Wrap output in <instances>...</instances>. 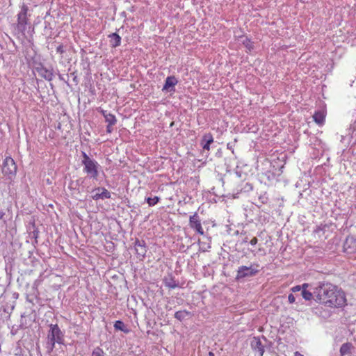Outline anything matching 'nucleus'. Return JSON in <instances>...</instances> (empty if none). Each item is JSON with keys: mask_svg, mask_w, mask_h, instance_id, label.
Listing matches in <instances>:
<instances>
[{"mask_svg": "<svg viewBox=\"0 0 356 356\" xmlns=\"http://www.w3.org/2000/svg\"><path fill=\"white\" fill-rule=\"evenodd\" d=\"M316 301L330 307H341L346 305L345 293L337 286L330 283H319L314 288Z\"/></svg>", "mask_w": 356, "mask_h": 356, "instance_id": "nucleus-1", "label": "nucleus"}, {"mask_svg": "<svg viewBox=\"0 0 356 356\" xmlns=\"http://www.w3.org/2000/svg\"><path fill=\"white\" fill-rule=\"evenodd\" d=\"M83 159L81 164L83 166V172L86 173L90 179L97 180L100 165L96 160L90 158L85 152H81Z\"/></svg>", "mask_w": 356, "mask_h": 356, "instance_id": "nucleus-2", "label": "nucleus"}, {"mask_svg": "<svg viewBox=\"0 0 356 356\" xmlns=\"http://www.w3.org/2000/svg\"><path fill=\"white\" fill-rule=\"evenodd\" d=\"M49 328L47 334V349L49 353H51L56 343H63L64 334L57 324H50Z\"/></svg>", "mask_w": 356, "mask_h": 356, "instance_id": "nucleus-3", "label": "nucleus"}, {"mask_svg": "<svg viewBox=\"0 0 356 356\" xmlns=\"http://www.w3.org/2000/svg\"><path fill=\"white\" fill-rule=\"evenodd\" d=\"M31 15V13L28 6L23 3L17 15V29L23 35H25L26 30L31 28V20L29 19Z\"/></svg>", "mask_w": 356, "mask_h": 356, "instance_id": "nucleus-4", "label": "nucleus"}, {"mask_svg": "<svg viewBox=\"0 0 356 356\" xmlns=\"http://www.w3.org/2000/svg\"><path fill=\"white\" fill-rule=\"evenodd\" d=\"M17 165L10 156H6L3 162L2 172L4 175L12 178L17 172Z\"/></svg>", "mask_w": 356, "mask_h": 356, "instance_id": "nucleus-5", "label": "nucleus"}, {"mask_svg": "<svg viewBox=\"0 0 356 356\" xmlns=\"http://www.w3.org/2000/svg\"><path fill=\"white\" fill-rule=\"evenodd\" d=\"M259 266L257 264L251 265L250 267L242 266L238 268L236 279L240 280L247 277H252L258 273Z\"/></svg>", "mask_w": 356, "mask_h": 356, "instance_id": "nucleus-6", "label": "nucleus"}, {"mask_svg": "<svg viewBox=\"0 0 356 356\" xmlns=\"http://www.w3.org/2000/svg\"><path fill=\"white\" fill-rule=\"evenodd\" d=\"M189 225L190 227L195 230L198 234L203 235L204 230L201 225L200 220L199 218L198 215L195 213L193 216H190L189 218Z\"/></svg>", "mask_w": 356, "mask_h": 356, "instance_id": "nucleus-7", "label": "nucleus"}, {"mask_svg": "<svg viewBox=\"0 0 356 356\" xmlns=\"http://www.w3.org/2000/svg\"><path fill=\"white\" fill-rule=\"evenodd\" d=\"M344 250L347 253H355L356 252V238L353 236H348L346 239L343 245Z\"/></svg>", "mask_w": 356, "mask_h": 356, "instance_id": "nucleus-8", "label": "nucleus"}, {"mask_svg": "<svg viewBox=\"0 0 356 356\" xmlns=\"http://www.w3.org/2000/svg\"><path fill=\"white\" fill-rule=\"evenodd\" d=\"M178 83V80L175 76H170L165 79V83L162 88V91H173L175 92V86Z\"/></svg>", "mask_w": 356, "mask_h": 356, "instance_id": "nucleus-9", "label": "nucleus"}, {"mask_svg": "<svg viewBox=\"0 0 356 356\" xmlns=\"http://www.w3.org/2000/svg\"><path fill=\"white\" fill-rule=\"evenodd\" d=\"M250 346L252 350L257 353L259 356H263L264 353V347L259 337H254L251 340Z\"/></svg>", "mask_w": 356, "mask_h": 356, "instance_id": "nucleus-10", "label": "nucleus"}, {"mask_svg": "<svg viewBox=\"0 0 356 356\" xmlns=\"http://www.w3.org/2000/svg\"><path fill=\"white\" fill-rule=\"evenodd\" d=\"M94 191H101V193H96L92 196V198L94 200H98L99 199L104 200V199H109L111 197V193L106 189L105 188H101L98 187L93 190Z\"/></svg>", "mask_w": 356, "mask_h": 356, "instance_id": "nucleus-11", "label": "nucleus"}, {"mask_svg": "<svg viewBox=\"0 0 356 356\" xmlns=\"http://www.w3.org/2000/svg\"><path fill=\"white\" fill-rule=\"evenodd\" d=\"M134 247L138 257L142 259L144 258L147 252L145 242L143 240H136L134 243Z\"/></svg>", "mask_w": 356, "mask_h": 356, "instance_id": "nucleus-12", "label": "nucleus"}, {"mask_svg": "<svg viewBox=\"0 0 356 356\" xmlns=\"http://www.w3.org/2000/svg\"><path fill=\"white\" fill-rule=\"evenodd\" d=\"M213 142V137L211 134H206L204 135L202 140V148L206 150H209L210 145Z\"/></svg>", "mask_w": 356, "mask_h": 356, "instance_id": "nucleus-13", "label": "nucleus"}, {"mask_svg": "<svg viewBox=\"0 0 356 356\" xmlns=\"http://www.w3.org/2000/svg\"><path fill=\"white\" fill-rule=\"evenodd\" d=\"M38 73L42 77L47 81H50L53 79L54 74L52 71L50 70H48L45 67H42L38 70Z\"/></svg>", "mask_w": 356, "mask_h": 356, "instance_id": "nucleus-14", "label": "nucleus"}, {"mask_svg": "<svg viewBox=\"0 0 356 356\" xmlns=\"http://www.w3.org/2000/svg\"><path fill=\"white\" fill-rule=\"evenodd\" d=\"M111 38L110 44L112 47H119L121 44V37L116 33H111L108 35Z\"/></svg>", "mask_w": 356, "mask_h": 356, "instance_id": "nucleus-15", "label": "nucleus"}, {"mask_svg": "<svg viewBox=\"0 0 356 356\" xmlns=\"http://www.w3.org/2000/svg\"><path fill=\"white\" fill-rule=\"evenodd\" d=\"M353 348L351 343L347 342L342 344L339 350V356H346L350 354Z\"/></svg>", "mask_w": 356, "mask_h": 356, "instance_id": "nucleus-16", "label": "nucleus"}, {"mask_svg": "<svg viewBox=\"0 0 356 356\" xmlns=\"http://www.w3.org/2000/svg\"><path fill=\"white\" fill-rule=\"evenodd\" d=\"M325 112L323 111H317L313 115L314 120L318 124H322L325 120Z\"/></svg>", "mask_w": 356, "mask_h": 356, "instance_id": "nucleus-17", "label": "nucleus"}, {"mask_svg": "<svg viewBox=\"0 0 356 356\" xmlns=\"http://www.w3.org/2000/svg\"><path fill=\"white\" fill-rule=\"evenodd\" d=\"M309 284L307 283L302 284V290L301 291V295L305 300H311L313 298V296H314V292L312 293L309 291L307 290V288Z\"/></svg>", "mask_w": 356, "mask_h": 356, "instance_id": "nucleus-18", "label": "nucleus"}, {"mask_svg": "<svg viewBox=\"0 0 356 356\" xmlns=\"http://www.w3.org/2000/svg\"><path fill=\"white\" fill-rule=\"evenodd\" d=\"M163 282L165 286L168 287L169 289H175L177 286V284L176 281L172 277H165L163 280Z\"/></svg>", "mask_w": 356, "mask_h": 356, "instance_id": "nucleus-19", "label": "nucleus"}, {"mask_svg": "<svg viewBox=\"0 0 356 356\" xmlns=\"http://www.w3.org/2000/svg\"><path fill=\"white\" fill-rule=\"evenodd\" d=\"M114 327L116 330H121V331L124 332V333L129 332V330L127 328V327L124 324V323L121 321H117L115 323Z\"/></svg>", "mask_w": 356, "mask_h": 356, "instance_id": "nucleus-20", "label": "nucleus"}, {"mask_svg": "<svg viewBox=\"0 0 356 356\" xmlns=\"http://www.w3.org/2000/svg\"><path fill=\"white\" fill-rule=\"evenodd\" d=\"M190 313L186 310L178 311L175 312V317L179 321H183Z\"/></svg>", "mask_w": 356, "mask_h": 356, "instance_id": "nucleus-21", "label": "nucleus"}, {"mask_svg": "<svg viewBox=\"0 0 356 356\" xmlns=\"http://www.w3.org/2000/svg\"><path fill=\"white\" fill-rule=\"evenodd\" d=\"M105 121L109 124V125H114L115 124L117 120L113 114L109 113L108 115H105Z\"/></svg>", "mask_w": 356, "mask_h": 356, "instance_id": "nucleus-22", "label": "nucleus"}, {"mask_svg": "<svg viewBox=\"0 0 356 356\" xmlns=\"http://www.w3.org/2000/svg\"><path fill=\"white\" fill-rule=\"evenodd\" d=\"M145 200L149 207H153L159 202L160 197L158 196H154V197H148L145 199Z\"/></svg>", "mask_w": 356, "mask_h": 356, "instance_id": "nucleus-23", "label": "nucleus"}, {"mask_svg": "<svg viewBox=\"0 0 356 356\" xmlns=\"http://www.w3.org/2000/svg\"><path fill=\"white\" fill-rule=\"evenodd\" d=\"M243 44L245 46V47L247 49L248 51H251V50L254 48L253 42L248 38H245L243 40Z\"/></svg>", "mask_w": 356, "mask_h": 356, "instance_id": "nucleus-24", "label": "nucleus"}, {"mask_svg": "<svg viewBox=\"0 0 356 356\" xmlns=\"http://www.w3.org/2000/svg\"><path fill=\"white\" fill-rule=\"evenodd\" d=\"M104 350L99 348L96 347L92 352L91 356H104Z\"/></svg>", "mask_w": 356, "mask_h": 356, "instance_id": "nucleus-25", "label": "nucleus"}, {"mask_svg": "<svg viewBox=\"0 0 356 356\" xmlns=\"http://www.w3.org/2000/svg\"><path fill=\"white\" fill-rule=\"evenodd\" d=\"M252 190V186L250 183H245L243 186V187L241 188V191H243L245 193L251 191Z\"/></svg>", "mask_w": 356, "mask_h": 356, "instance_id": "nucleus-26", "label": "nucleus"}, {"mask_svg": "<svg viewBox=\"0 0 356 356\" xmlns=\"http://www.w3.org/2000/svg\"><path fill=\"white\" fill-rule=\"evenodd\" d=\"M302 286L297 285V286H295L291 288V291L293 293H296V292H298V291H302Z\"/></svg>", "mask_w": 356, "mask_h": 356, "instance_id": "nucleus-27", "label": "nucleus"}, {"mask_svg": "<svg viewBox=\"0 0 356 356\" xmlns=\"http://www.w3.org/2000/svg\"><path fill=\"white\" fill-rule=\"evenodd\" d=\"M289 303L293 304L296 302V296L293 293H290L288 296Z\"/></svg>", "mask_w": 356, "mask_h": 356, "instance_id": "nucleus-28", "label": "nucleus"}, {"mask_svg": "<svg viewBox=\"0 0 356 356\" xmlns=\"http://www.w3.org/2000/svg\"><path fill=\"white\" fill-rule=\"evenodd\" d=\"M56 52L60 54H63L65 52L64 47L62 44L57 47Z\"/></svg>", "mask_w": 356, "mask_h": 356, "instance_id": "nucleus-29", "label": "nucleus"}, {"mask_svg": "<svg viewBox=\"0 0 356 356\" xmlns=\"http://www.w3.org/2000/svg\"><path fill=\"white\" fill-rule=\"evenodd\" d=\"M258 242V240L256 237H254L251 239L250 243L252 245H255Z\"/></svg>", "mask_w": 356, "mask_h": 356, "instance_id": "nucleus-30", "label": "nucleus"}, {"mask_svg": "<svg viewBox=\"0 0 356 356\" xmlns=\"http://www.w3.org/2000/svg\"><path fill=\"white\" fill-rule=\"evenodd\" d=\"M112 126L113 125H109V124H108L107 127H106V131L108 133H111L112 131H113V128H112Z\"/></svg>", "mask_w": 356, "mask_h": 356, "instance_id": "nucleus-31", "label": "nucleus"}, {"mask_svg": "<svg viewBox=\"0 0 356 356\" xmlns=\"http://www.w3.org/2000/svg\"><path fill=\"white\" fill-rule=\"evenodd\" d=\"M99 112L103 115V116L105 118V115H108L109 113H107L106 111L105 110H103V109H100L99 110Z\"/></svg>", "mask_w": 356, "mask_h": 356, "instance_id": "nucleus-32", "label": "nucleus"}, {"mask_svg": "<svg viewBox=\"0 0 356 356\" xmlns=\"http://www.w3.org/2000/svg\"><path fill=\"white\" fill-rule=\"evenodd\" d=\"M4 214V212L0 209V220L3 218Z\"/></svg>", "mask_w": 356, "mask_h": 356, "instance_id": "nucleus-33", "label": "nucleus"}, {"mask_svg": "<svg viewBox=\"0 0 356 356\" xmlns=\"http://www.w3.org/2000/svg\"><path fill=\"white\" fill-rule=\"evenodd\" d=\"M294 356H304V355H302L301 353H300L299 352H296L294 353Z\"/></svg>", "mask_w": 356, "mask_h": 356, "instance_id": "nucleus-34", "label": "nucleus"}, {"mask_svg": "<svg viewBox=\"0 0 356 356\" xmlns=\"http://www.w3.org/2000/svg\"><path fill=\"white\" fill-rule=\"evenodd\" d=\"M236 175H237L238 177H241V173H240L239 172L236 171Z\"/></svg>", "mask_w": 356, "mask_h": 356, "instance_id": "nucleus-35", "label": "nucleus"}, {"mask_svg": "<svg viewBox=\"0 0 356 356\" xmlns=\"http://www.w3.org/2000/svg\"><path fill=\"white\" fill-rule=\"evenodd\" d=\"M59 79H60V80H63V81H64V79H63V77L62 76V75H59Z\"/></svg>", "mask_w": 356, "mask_h": 356, "instance_id": "nucleus-36", "label": "nucleus"}, {"mask_svg": "<svg viewBox=\"0 0 356 356\" xmlns=\"http://www.w3.org/2000/svg\"><path fill=\"white\" fill-rule=\"evenodd\" d=\"M209 355H210V356H214V354H213V353L210 352V353H209Z\"/></svg>", "mask_w": 356, "mask_h": 356, "instance_id": "nucleus-37", "label": "nucleus"}, {"mask_svg": "<svg viewBox=\"0 0 356 356\" xmlns=\"http://www.w3.org/2000/svg\"><path fill=\"white\" fill-rule=\"evenodd\" d=\"M201 249H202L203 252H205L206 251V249H203V248L201 247Z\"/></svg>", "mask_w": 356, "mask_h": 356, "instance_id": "nucleus-38", "label": "nucleus"}, {"mask_svg": "<svg viewBox=\"0 0 356 356\" xmlns=\"http://www.w3.org/2000/svg\"><path fill=\"white\" fill-rule=\"evenodd\" d=\"M260 199H261L262 200H264V198L262 197H260Z\"/></svg>", "mask_w": 356, "mask_h": 356, "instance_id": "nucleus-39", "label": "nucleus"}, {"mask_svg": "<svg viewBox=\"0 0 356 356\" xmlns=\"http://www.w3.org/2000/svg\"><path fill=\"white\" fill-rule=\"evenodd\" d=\"M260 199H261L262 200H264V198L262 197H260Z\"/></svg>", "mask_w": 356, "mask_h": 356, "instance_id": "nucleus-40", "label": "nucleus"}, {"mask_svg": "<svg viewBox=\"0 0 356 356\" xmlns=\"http://www.w3.org/2000/svg\"><path fill=\"white\" fill-rule=\"evenodd\" d=\"M260 199H261L262 200H264V198L262 197H260Z\"/></svg>", "mask_w": 356, "mask_h": 356, "instance_id": "nucleus-41", "label": "nucleus"}]
</instances>
